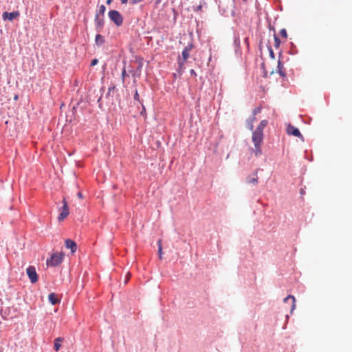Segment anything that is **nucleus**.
<instances>
[{
	"instance_id": "nucleus-21",
	"label": "nucleus",
	"mask_w": 352,
	"mask_h": 352,
	"mask_svg": "<svg viewBox=\"0 0 352 352\" xmlns=\"http://www.w3.org/2000/svg\"><path fill=\"white\" fill-rule=\"evenodd\" d=\"M280 34L282 37L287 38V34L285 29H281L280 31Z\"/></svg>"
},
{
	"instance_id": "nucleus-10",
	"label": "nucleus",
	"mask_w": 352,
	"mask_h": 352,
	"mask_svg": "<svg viewBox=\"0 0 352 352\" xmlns=\"http://www.w3.org/2000/svg\"><path fill=\"white\" fill-rule=\"evenodd\" d=\"M192 49V45H188V46L185 47V48L182 51V57L184 60H186L189 56H190V51Z\"/></svg>"
},
{
	"instance_id": "nucleus-12",
	"label": "nucleus",
	"mask_w": 352,
	"mask_h": 352,
	"mask_svg": "<svg viewBox=\"0 0 352 352\" xmlns=\"http://www.w3.org/2000/svg\"><path fill=\"white\" fill-rule=\"evenodd\" d=\"M261 111V107H256V109H254L253 110V117H252V119L250 121V130H252L253 129V124H252V122L255 121L256 120V118H255V116L259 112Z\"/></svg>"
},
{
	"instance_id": "nucleus-9",
	"label": "nucleus",
	"mask_w": 352,
	"mask_h": 352,
	"mask_svg": "<svg viewBox=\"0 0 352 352\" xmlns=\"http://www.w3.org/2000/svg\"><path fill=\"white\" fill-rule=\"evenodd\" d=\"M289 301H290V304H291L290 310H291V313H292V311L294 310V309L296 307V304H295L296 299H295L294 296H292V295H289L284 299L285 302H288Z\"/></svg>"
},
{
	"instance_id": "nucleus-25",
	"label": "nucleus",
	"mask_w": 352,
	"mask_h": 352,
	"mask_svg": "<svg viewBox=\"0 0 352 352\" xmlns=\"http://www.w3.org/2000/svg\"><path fill=\"white\" fill-rule=\"evenodd\" d=\"M145 113H146L145 108H144V107H142V110L141 111L140 114L142 115L143 116H144Z\"/></svg>"
},
{
	"instance_id": "nucleus-32",
	"label": "nucleus",
	"mask_w": 352,
	"mask_h": 352,
	"mask_svg": "<svg viewBox=\"0 0 352 352\" xmlns=\"http://www.w3.org/2000/svg\"><path fill=\"white\" fill-rule=\"evenodd\" d=\"M18 97H19L18 95H14V100H17Z\"/></svg>"
},
{
	"instance_id": "nucleus-19",
	"label": "nucleus",
	"mask_w": 352,
	"mask_h": 352,
	"mask_svg": "<svg viewBox=\"0 0 352 352\" xmlns=\"http://www.w3.org/2000/svg\"><path fill=\"white\" fill-rule=\"evenodd\" d=\"M157 244H158V254H159V256H160V258H162V240L161 239L158 240Z\"/></svg>"
},
{
	"instance_id": "nucleus-20",
	"label": "nucleus",
	"mask_w": 352,
	"mask_h": 352,
	"mask_svg": "<svg viewBox=\"0 0 352 352\" xmlns=\"http://www.w3.org/2000/svg\"><path fill=\"white\" fill-rule=\"evenodd\" d=\"M274 47L276 48H278L280 46V41L279 38L276 35H274Z\"/></svg>"
},
{
	"instance_id": "nucleus-34",
	"label": "nucleus",
	"mask_w": 352,
	"mask_h": 352,
	"mask_svg": "<svg viewBox=\"0 0 352 352\" xmlns=\"http://www.w3.org/2000/svg\"><path fill=\"white\" fill-rule=\"evenodd\" d=\"M98 25H101V23L98 21Z\"/></svg>"
},
{
	"instance_id": "nucleus-5",
	"label": "nucleus",
	"mask_w": 352,
	"mask_h": 352,
	"mask_svg": "<svg viewBox=\"0 0 352 352\" xmlns=\"http://www.w3.org/2000/svg\"><path fill=\"white\" fill-rule=\"evenodd\" d=\"M287 133L288 135H292L296 137L300 138L302 140H303V136L300 133L298 129L296 128L295 126L289 124L287 127Z\"/></svg>"
},
{
	"instance_id": "nucleus-28",
	"label": "nucleus",
	"mask_w": 352,
	"mask_h": 352,
	"mask_svg": "<svg viewBox=\"0 0 352 352\" xmlns=\"http://www.w3.org/2000/svg\"><path fill=\"white\" fill-rule=\"evenodd\" d=\"M77 196L78 198L80 199H82V194L80 192H78V194H77Z\"/></svg>"
},
{
	"instance_id": "nucleus-2",
	"label": "nucleus",
	"mask_w": 352,
	"mask_h": 352,
	"mask_svg": "<svg viewBox=\"0 0 352 352\" xmlns=\"http://www.w3.org/2000/svg\"><path fill=\"white\" fill-rule=\"evenodd\" d=\"M63 254L55 253L53 254L51 257L47 260V266H56L60 264L63 261Z\"/></svg>"
},
{
	"instance_id": "nucleus-22",
	"label": "nucleus",
	"mask_w": 352,
	"mask_h": 352,
	"mask_svg": "<svg viewBox=\"0 0 352 352\" xmlns=\"http://www.w3.org/2000/svg\"><path fill=\"white\" fill-rule=\"evenodd\" d=\"M283 67V65H282V63H280V61H278V70H279V73L281 76H284V74L282 72V68Z\"/></svg>"
},
{
	"instance_id": "nucleus-3",
	"label": "nucleus",
	"mask_w": 352,
	"mask_h": 352,
	"mask_svg": "<svg viewBox=\"0 0 352 352\" xmlns=\"http://www.w3.org/2000/svg\"><path fill=\"white\" fill-rule=\"evenodd\" d=\"M109 16L117 26L121 25L123 23V17L117 10H111Z\"/></svg>"
},
{
	"instance_id": "nucleus-15",
	"label": "nucleus",
	"mask_w": 352,
	"mask_h": 352,
	"mask_svg": "<svg viewBox=\"0 0 352 352\" xmlns=\"http://www.w3.org/2000/svg\"><path fill=\"white\" fill-rule=\"evenodd\" d=\"M246 182L248 184L256 185L258 183V177H257L256 174L255 175V177H252L250 176L246 178Z\"/></svg>"
},
{
	"instance_id": "nucleus-18",
	"label": "nucleus",
	"mask_w": 352,
	"mask_h": 352,
	"mask_svg": "<svg viewBox=\"0 0 352 352\" xmlns=\"http://www.w3.org/2000/svg\"><path fill=\"white\" fill-rule=\"evenodd\" d=\"M106 10V8L104 5H101L100 7H99V10H98V14H96V20H97L98 17V14H102L103 15L104 12Z\"/></svg>"
},
{
	"instance_id": "nucleus-26",
	"label": "nucleus",
	"mask_w": 352,
	"mask_h": 352,
	"mask_svg": "<svg viewBox=\"0 0 352 352\" xmlns=\"http://www.w3.org/2000/svg\"><path fill=\"white\" fill-rule=\"evenodd\" d=\"M134 99L135 100H139V95L138 94V91H136L134 95Z\"/></svg>"
},
{
	"instance_id": "nucleus-4",
	"label": "nucleus",
	"mask_w": 352,
	"mask_h": 352,
	"mask_svg": "<svg viewBox=\"0 0 352 352\" xmlns=\"http://www.w3.org/2000/svg\"><path fill=\"white\" fill-rule=\"evenodd\" d=\"M26 272L32 283H35L38 281V275L34 267L29 266Z\"/></svg>"
},
{
	"instance_id": "nucleus-11",
	"label": "nucleus",
	"mask_w": 352,
	"mask_h": 352,
	"mask_svg": "<svg viewBox=\"0 0 352 352\" xmlns=\"http://www.w3.org/2000/svg\"><path fill=\"white\" fill-rule=\"evenodd\" d=\"M48 299H49V301L52 305H56V304H57L58 302H60V299L58 298L57 294H56L54 293L50 294L49 296H48Z\"/></svg>"
},
{
	"instance_id": "nucleus-24",
	"label": "nucleus",
	"mask_w": 352,
	"mask_h": 352,
	"mask_svg": "<svg viewBox=\"0 0 352 352\" xmlns=\"http://www.w3.org/2000/svg\"><path fill=\"white\" fill-rule=\"evenodd\" d=\"M97 63H98V60L95 58L91 60V65L94 66V65H96Z\"/></svg>"
},
{
	"instance_id": "nucleus-33",
	"label": "nucleus",
	"mask_w": 352,
	"mask_h": 352,
	"mask_svg": "<svg viewBox=\"0 0 352 352\" xmlns=\"http://www.w3.org/2000/svg\"><path fill=\"white\" fill-rule=\"evenodd\" d=\"M112 0H107V3L110 4L111 3Z\"/></svg>"
},
{
	"instance_id": "nucleus-7",
	"label": "nucleus",
	"mask_w": 352,
	"mask_h": 352,
	"mask_svg": "<svg viewBox=\"0 0 352 352\" xmlns=\"http://www.w3.org/2000/svg\"><path fill=\"white\" fill-rule=\"evenodd\" d=\"M69 214V207L68 206H65V207H62L60 210V214L58 215V219L59 221H63Z\"/></svg>"
},
{
	"instance_id": "nucleus-13",
	"label": "nucleus",
	"mask_w": 352,
	"mask_h": 352,
	"mask_svg": "<svg viewBox=\"0 0 352 352\" xmlns=\"http://www.w3.org/2000/svg\"><path fill=\"white\" fill-rule=\"evenodd\" d=\"M64 338L61 337H58L54 340V349L56 351H58L60 349L61 346L60 342H62Z\"/></svg>"
},
{
	"instance_id": "nucleus-6",
	"label": "nucleus",
	"mask_w": 352,
	"mask_h": 352,
	"mask_svg": "<svg viewBox=\"0 0 352 352\" xmlns=\"http://www.w3.org/2000/svg\"><path fill=\"white\" fill-rule=\"evenodd\" d=\"M19 16V12L18 11H14L12 12H5L2 14V17L4 20L8 19L9 21H12L14 19L17 18Z\"/></svg>"
},
{
	"instance_id": "nucleus-30",
	"label": "nucleus",
	"mask_w": 352,
	"mask_h": 352,
	"mask_svg": "<svg viewBox=\"0 0 352 352\" xmlns=\"http://www.w3.org/2000/svg\"><path fill=\"white\" fill-rule=\"evenodd\" d=\"M122 4H126L128 2V0H120Z\"/></svg>"
},
{
	"instance_id": "nucleus-1",
	"label": "nucleus",
	"mask_w": 352,
	"mask_h": 352,
	"mask_svg": "<svg viewBox=\"0 0 352 352\" xmlns=\"http://www.w3.org/2000/svg\"><path fill=\"white\" fill-rule=\"evenodd\" d=\"M252 140L255 146L254 150V154L256 156H259L262 153L261 144L263 140V133L260 132V131H254L252 134Z\"/></svg>"
},
{
	"instance_id": "nucleus-29",
	"label": "nucleus",
	"mask_w": 352,
	"mask_h": 352,
	"mask_svg": "<svg viewBox=\"0 0 352 352\" xmlns=\"http://www.w3.org/2000/svg\"><path fill=\"white\" fill-rule=\"evenodd\" d=\"M202 9V6L201 5H199V6L197 7L196 8V10H199V11H201Z\"/></svg>"
},
{
	"instance_id": "nucleus-14",
	"label": "nucleus",
	"mask_w": 352,
	"mask_h": 352,
	"mask_svg": "<svg viewBox=\"0 0 352 352\" xmlns=\"http://www.w3.org/2000/svg\"><path fill=\"white\" fill-rule=\"evenodd\" d=\"M131 76L126 73V71L124 69L122 72V79L124 83H125V86L129 85V80H131Z\"/></svg>"
},
{
	"instance_id": "nucleus-17",
	"label": "nucleus",
	"mask_w": 352,
	"mask_h": 352,
	"mask_svg": "<svg viewBox=\"0 0 352 352\" xmlns=\"http://www.w3.org/2000/svg\"><path fill=\"white\" fill-rule=\"evenodd\" d=\"M95 41L97 45H101L102 44L104 43V39L103 36H101L100 34H97L96 36Z\"/></svg>"
},
{
	"instance_id": "nucleus-16",
	"label": "nucleus",
	"mask_w": 352,
	"mask_h": 352,
	"mask_svg": "<svg viewBox=\"0 0 352 352\" xmlns=\"http://www.w3.org/2000/svg\"><path fill=\"white\" fill-rule=\"evenodd\" d=\"M267 124V120H262L255 131H260V132L263 133V129L266 126Z\"/></svg>"
},
{
	"instance_id": "nucleus-8",
	"label": "nucleus",
	"mask_w": 352,
	"mask_h": 352,
	"mask_svg": "<svg viewBox=\"0 0 352 352\" xmlns=\"http://www.w3.org/2000/svg\"><path fill=\"white\" fill-rule=\"evenodd\" d=\"M65 247L68 249H70L72 252H75L77 249V245L74 241L71 239H67L65 241Z\"/></svg>"
},
{
	"instance_id": "nucleus-23",
	"label": "nucleus",
	"mask_w": 352,
	"mask_h": 352,
	"mask_svg": "<svg viewBox=\"0 0 352 352\" xmlns=\"http://www.w3.org/2000/svg\"><path fill=\"white\" fill-rule=\"evenodd\" d=\"M144 0H130V3L132 4V5H135V4H137V3H139L142 1H143Z\"/></svg>"
},
{
	"instance_id": "nucleus-27",
	"label": "nucleus",
	"mask_w": 352,
	"mask_h": 352,
	"mask_svg": "<svg viewBox=\"0 0 352 352\" xmlns=\"http://www.w3.org/2000/svg\"><path fill=\"white\" fill-rule=\"evenodd\" d=\"M63 207H65V206H68L66 199L64 198L63 199Z\"/></svg>"
},
{
	"instance_id": "nucleus-31",
	"label": "nucleus",
	"mask_w": 352,
	"mask_h": 352,
	"mask_svg": "<svg viewBox=\"0 0 352 352\" xmlns=\"http://www.w3.org/2000/svg\"><path fill=\"white\" fill-rule=\"evenodd\" d=\"M270 53L271 56L274 58V52L272 50H270Z\"/></svg>"
},
{
	"instance_id": "nucleus-35",
	"label": "nucleus",
	"mask_w": 352,
	"mask_h": 352,
	"mask_svg": "<svg viewBox=\"0 0 352 352\" xmlns=\"http://www.w3.org/2000/svg\"><path fill=\"white\" fill-rule=\"evenodd\" d=\"M243 1H247L248 0H243Z\"/></svg>"
}]
</instances>
